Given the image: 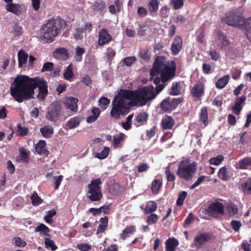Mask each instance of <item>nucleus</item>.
Returning a JSON list of instances; mask_svg holds the SVG:
<instances>
[{
    "label": "nucleus",
    "instance_id": "09e8293b",
    "mask_svg": "<svg viewBox=\"0 0 251 251\" xmlns=\"http://www.w3.org/2000/svg\"><path fill=\"white\" fill-rule=\"evenodd\" d=\"M85 49L80 47H76L75 55V60L79 62L82 60V55L85 53Z\"/></svg>",
    "mask_w": 251,
    "mask_h": 251
},
{
    "label": "nucleus",
    "instance_id": "a878e982",
    "mask_svg": "<svg viewBox=\"0 0 251 251\" xmlns=\"http://www.w3.org/2000/svg\"><path fill=\"white\" fill-rule=\"evenodd\" d=\"M40 132L44 137L49 138L53 134L54 129L50 126H45L40 128Z\"/></svg>",
    "mask_w": 251,
    "mask_h": 251
},
{
    "label": "nucleus",
    "instance_id": "2f4dec72",
    "mask_svg": "<svg viewBox=\"0 0 251 251\" xmlns=\"http://www.w3.org/2000/svg\"><path fill=\"white\" fill-rule=\"evenodd\" d=\"M100 222V224L98 227L97 233L103 232L106 230L108 226V218L106 216L101 218Z\"/></svg>",
    "mask_w": 251,
    "mask_h": 251
},
{
    "label": "nucleus",
    "instance_id": "774afa93",
    "mask_svg": "<svg viewBox=\"0 0 251 251\" xmlns=\"http://www.w3.org/2000/svg\"><path fill=\"white\" fill-rule=\"evenodd\" d=\"M171 2L175 10L181 8L184 4L183 0H171Z\"/></svg>",
    "mask_w": 251,
    "mask_h": 251
},
{
    "label": "nucleus",
    "instance_id": "338daca9",
    "mask_svg": "<svg viewBox=\"0 0 251 251\" xmlns=\"http://www.w3.org/2000/svg\"><path fill=\"white\" fill-rule=\"evenodd\" d=\"M137 13L139 17L143 18L148 15V11L146 8L140 6L137 8Z\"/></svg>",
    "mask_w": 251,
    "mask_h": 251
},
{
    "label": "nucleus",
    "instance_id": "c756f323",
    "mask_svg": "<svg viewBox=\"0 0 251 251\" xmlns=\"http://www.w3.org/2000/svg\"><path fill=\"white\" fill-rule=\"evenodd\" d=\"M5 9L7 11L13 13L16 15H19L21 13L19 4H16L12 2L7 4Z\"/></svg>",
    "mask_w": 251,
    "mask_h": 251
},
{
    "label": "nucleus",
    "instance_id": "e433bc0d",
    "mask_svg": "<svg viewBox=\"0 0 251 251\" xmlns=\"http://www.w3.org/2000/svg\"><path fill=\"white\" fill-rule=\"evenodd\" d=\"M151 52L148 49H143L140 50L139 56L145 62H148L151 58Z\"/></svg>",
    "mask_w": 251,
    "mask_h": 251
},
{
    "label": "nucleus",
    "instance_id": "e2e57ef3",
    "mask_svg": "<svg viewBox=\"0 0 251 251\" xmlns=\"http://www.w3.org/2000/svg\"><path fill=\"white\" fill-rule=\"evenodd\" d=\"M84 31L81 28H76L75 29V33H74V37L76 40L82 39L83 37V33Z\"/></svg>",
    "mask_w": 251,
    "mask_h": 251
},
{
    "label": "nucleus",
    "instance_id": "13d9d810",
    "mask_svg": "<svg viewBox=\"0 0 251 251\" xmlns=\"http://www.w3.org/2000/svg\"><path fill=\"white\" fill-rule=\"evenodd\" d=\"M45 245L47 248H50L52 251H54L57 249V247L55 245L54 241L49 238H45Z\"/></svg>",
    "mask_w": 251,
    "mask_h": 251
},
{
    "label": "nucleus",
    "instance_id": "6e6552de",
    "mask_svg": "<svg viewBox=\"0 0 251 251\" xmlns=\"http://www.w3.org/2000/svg\"><path fill=\"white\" fill-rule=\"evenodd\" d=\"M102 184L100 178H96L91 181L88 184V191L87 192V198L92 201H100L102 198L101 193V187L100 185Z\"/></svg>",
    "mask_w": 251,
    "mask_h": 251
},
{
    "label": "nucleus",
    "instance_id": "423d86ee",
    "mask_svg": "<svg viewBox=\"0 0 251 251\" xmlns=\"http://www.w3.org/2000/svg\"><path fill=\"white\" fill-rule=\"evenodd\" d=\"M222 21L227 25L248 31L250 23L237 10L227 12Z\"/></svg>",
    "mask_w": 251,
    "mask_h": 251
},
{
    "label": "nucleus",
    "instance_id": "c85d7f7f",
    "mask_svg": "<svg viewBox=\"0 0 251 251\" xmlns=\"http://www.w3.org/2000/svg\"><path fill=\"white\" fill-rule=\"evenodd\" d=\"M73 65L70 64L65 70L63 74L64 78L68 81H71L74 77L75 75L73 72Z\"/></svg>",
    "mask_w": 251,
    "mask_h": 251
},
{
    "label": "nucleus",
    "instance_id": "72a5a7b5",
    "mask_svg": "<svg viewBox=\"0 0 251 251\" xmlns=\"http://www.w3.org/2000/svg\"><path fill=\"white\" fill-rule=\"evenodd\" d=\"M157 207V204L155 202L150 201L147 203L145 206L144 212L145 214L152 213V212L156 211Z\"/></svg>",
    "mask_w": 251,
    "mask_h": 251
},
{
    "label": "nucleus",
    "instance_id": "7c9ffc66",
    "mask_svg": "<svg viewBox=\"0 0 251 251\" xmlns=\"http://www.w3.org/2000/svg\"><path fill=\"white\" fill-rule=\"evenodd\" d=\"M159 2L157 0H151L148 4V10L151 14L156 12L159 8Z\"/></svg>",
    "mask_w": 251,
    "mask_h": 251
},
{
    "label": "nucleus",
    "instance_id": "a19ab883",
    "mask_svg": "<svg viewBox=\"0 0 251 251\" xmlns=\"http://www.w3.org/2000/svg\"><path fill=\"white\" fill-rule=\"evenodd\" d=\"M218 175L219 177L224 181L227 180L229 178V176L226 166H224L219 169Z\"/></svg>",
    "mask_w": 251,
    "mask_h": 251
},
{
    "label": "nucleus",
    "instance_id": "9d476101",
    "mask_svg": "<svg viewBox=\"0 0 251 251\" xmlns=\"http://www.w3.org/2000/svg\"><path fill=\"white\" fill-rule=\"evenodd\" d=\"M182 98H166L160 103V108L164 112H171L175 109L178 104L181 102Z\"/></svg>",
    "mask_w": 251,
    "mask_h": 251
},
{
    "label": "nucleus",
    "instance_id": "37998d69",
    "mask_svg": "<svg viewBox=\"0 0 251 251\" xmlns=\"http://www.w3.org/2000/svg\"><path fill=\"white\" fill-rule=\"evenodd\" d=\"M35 232H39L41 234H43L45 236H49V232L50 231V228L43 224H40L38 226L36 227L35 229Z\"/></svg>",
    "mask_w": 251,
    "mask_h": 251
},
{
    "label": "nucleus",
    "instance_id": "de8ad7c7",
    "mask_svg": "<svg viewBox=\"0 0 251 251\" xmlns=\"http://www.w3.org/2000/svg\"><path fill=\"white\" fill-rule=\"evenodd\" d=\"M31 201L32 204L34 206H38L41 203H42L43 201V200L39 197L37 193L36 192H34L32 195L31 196Z\"/></svg>",
    "mask_w": 251,
    "mask_h": 251
},
{
    "label": "nucleus",
    "instance_id": "8fccbe9b",
    "mask_svg": "<svg viewBox=\"0 0 251 251\" xmlns=\"http://www.w3.org/2000/svg\"><path fill=\"white\" fill-rule=\"evenodd\" d=\"M109 151L110 150L109 148L105 147L100 152L97 153L95 155V157L100 159H105L108 156Z\"/></svg>",
    "mask_w": 251,
    "mask_h": 251
},
{
    "label": "nucleus",
    "instance_id": "dca6fc26",
    "mask_svg": "<svg viewBox=\"0 0 251 251\" xmlns=\"http://www.w3.org/2000/svg\"><path fill=\"white\" fill-rule=\"evenodd\" d=\"M246 100V97L244 95L237 98L234 105L232 107V112L236 115H239L243 108V105Z\"/></svg>",
    "mask_w": 251,
    "mask_h": 251
},
{
    "label": "nucleus",
    "instance_id": "0eeeda50",
    "mask_svg": "<svg viewBox=\"0 0 251 251\" xmlns=\"http://www.w3.org/2000/svg\"><path fill=\"white\" fill-rule=\"evenodd\" d=\"M196 170V162L189 163L181 161L179 163L176 174L180 178L189 181L192 179Z\"/></svg>",
    "mask_w": 251,
    "mask_h": 251
},
{
    "label": "nucleus",
    "instance_id": "b1692460",
    "mask_svg": "<svg viewBox=\"0 0 251 251\" xmlns=\"http://www.w3.org/2000/svg\"><path fill=\"white\" fill-rule=\"evenodd\" d=\"M148 119V115L146 112L140 113L136 117V122L137 123L138 125L136 123H135V125L136 126L144 125L147 123Z\"/></svg>",
    "mask_w": 251,
    "mask_h": 251
},
{
    "label": "nucleus",
    "instance_id": "c9c22d12",
    "mask_svg": "<svg viewBox=\"0 0 251 251\" xmlns=\"http://www.w3.org/2000/svg\"><path fill=\"white\" fill-rule=\"evenodd\" d=\"M201 121L206 126L208 124V110L206 106L202 107L201 110Z\"/></svg>",
    "mask_w": 251,
    "mask_h": 251
},
{
    "label": "nucleus",
    "instance_id": "20e7f679",
    "mask_svg": "<svg viewBox=\"0 0 251 251\" xmlns=\"http://www.w3.org/2000/svg\"><path fill=\"white\" fill-rule=\"evenodd\" d=\"M128 91L131 96V103L133 106H143L156 98L154 87L151 85L142 86L137 90H128Z\"/></svg>",
    "mask_w": 251,
    "mask_h": 251
},
{
    "label": "nucleus",
    "instance_id": "4d7b16f0",
    "mask_svg": "<svg viewBox=\"0 0 251 251\" xmlns=\"http://www.w3.org/2000/svg\"><path fill=\"white\" fill-rule=\"evenodd\" d=\"M167 180L168 182H174L176 179L175 175L171 172L170 167H167L165 171Z\"/></svg>",
    "mask_w": 251,
    "mask_h": 251
},
{
    "label": "nucleus",
    "instance_id": "58836bf2",
    "mask_svg": "<svg viewBox=\"0 0 251 251\" xmlns=\"http://www.w3.org/2000/svg\"><path fill=\"white\" fill-rule=\"evenodd\" d=\"M244 192L247 195H251V178H249L241 184Z\"/></svg>",
    "mask_w": 251,
    "mask_h": 251
},
{
    "label": "nucleus",
    "instance_id": "ddd939ff",
    "mask_svg": "<svg viewBox=\"0 0 251 251\" xmlns=\"http://www.w3.org/2000/svg\"><path fill=\"white\" fill-rule=\"evenodd\" d=\"M190 93L193 97L195 98V100H201V98L204 94V86L203 82H199L195 84L190 89Z\"/></svg>",
    "mask_w": 251,
    "mask_h": 251
},
{
    "label": "nucleus",
    "instance_id": "6ab92c4d",
    "mask_svg": "<svg viewBox=\"0 0 251 251\" xmlns=\"http://www.w3.org/2000/svg\"><path fill=\"white\" fill-rule=\"evenodd\" d=\"M78 100L77 98L73 97H67L64 102L66 107L70 109L73 112H76L78 110L77 103Z\"/></svg>",
    "mask_w": 251,
    "mask_h": 251
},
{
    "label": "nucleus",
    "instance_id": "7ed1b4c3",
    "mask_svg": "<svg viewBox=\"0 0 251 251\" xmlns=\"http://www.w3.org/2000/svg\"><path fill=\"white\" fill-rule=\"evenodd\" d=\"M176 71V66L174 61H172L171 66H170L165 63L164 57L157 56L150 73L151 79H152L155 76L160 75L161 81L165 83L175 76Z\"/></svg>",
    "mask_w": 251,
    "mask_h": 251
},
{
    "label": "nucleus",
    "instance_id": "a211bd4d",
    "mask_svg": "<svg viewBox=\"0 0 251 251\" xmlns=\"http://www.w3.org/2000/svg\"><path fill=\"white\" fill-rule=\"evenodd\" d=\"M160 124L163 130L171 129L175 124V121L171 116L166 115L162 118Z\"/></svg>",
    "mask_w": 251,
    "mask_h": 251
},
{
    "label": "nucleus",
    "instance_id": "412c9836",
    "mask_svg": "<svg viewBox=\"0 0 251 251\" xmlns=\"http://www.w3.org/2000/svg\"><path fill=\"white\" fill-rule=\"evenodd\" d=\"M251 166V157H246L236 162L235 167L237 169L246 170Z\"/></svg>",
    "mask_w": 251,
    "mask_h": 251
},
{
    "label": "nucleus",
    "instance_id": "5701e85b",
    "mask_svg": "<svg viewBox=\"0 0 251 251\" xmlns=\"http://www.w3.org/2000/svg\"><path fill=\"white\" fill-rule=\"evenodd\" d=\"M166 251H175L176 248L178 245V241L175 238L168 239L165 243Z\"/></svg>",
    "mask_w": 251,
    "mask_h": 251
},
{
    "label": "nucleus",
    "instance_id": "f8f14e48",
    "mask_svg": "<svg viewBox=\"0 0 251 251\" xmlns=\"http://www.w3.org/2000/svg\"><path fill=\"white\" fill-rule=\"evenodd\" d=\"M225 207L223 203L219 201L212 202L208 207L207 212L211 216H216L218 214L223 215Z\"/></svg>",
    "mask_w": 251,
    "mask_h": 251
},
{
    "label": "nucleus",
    "instance_id": "603ef678",
    "mask_svg": "<svg viewBox=\"0 0 251 251\" xmlns=\"http://www.w3.org/2000/svg\"><path fill=\"white\" fill-rule=\"evenodd\" d=\"M150 215L147 217L146 222L149 225H152L157 222L158 220L159 217L157 215L154 213H150Z\"/></svg>",
    "mask_w": 251,
    "mask_h": 251
},
{
    "label": "nucleus",
    "instance_id": "f704fd0d",
    "mask_svg": "<svg viewBox=\"0 0 251 251\" xmlns=\"http://www.w3.org/2000/svg\"><path fill=\"white\" fill-rule=\"evenodd\" d=\"M122 5V3L119 0H116L115 1L114 5L109 6V12L112 14H116L117 12H119L121 10Z\"/></svg>",
    "mask_w": 251,
    "mask_h": 251
},
{
    "label": "nucleus",
    "instance_id": "9b49d317",
    "mask_svg": "<svg viewBox=\"0 0 251 251\" xmlns=\"http://www.w3.org/2000/svg\"><path fill=\"white\" fill-rule=\"evenodd\" d=\"M212 236V234L209 232L198 233L194 238L192 243L193 247L198 249L202 248L203 246L210 241Z\"/></svg>",
    "mask_w": 251,
    "mask_h": 251
},
{
    "label": "nucleus",
    "instance_id": "79ce46f5",
    "mask_svg": "<svg viewBox=\"0 0 251 251\" xmlns=\"http://www.w3.org/2000/svg\"><path fill=\"white\" fill-rule=\"evenodd\" d=\"M80 124L79 119L78 117L71 118L65 125L69 129H73L77 127Z\"/></svg>",
    "mask_w": 251,
    "mask_h": 251
},
{
    "label": "nucleus",
    "instance_id": "bb28decb",
    "mask_svg": "<svg viewBox=\"0 0 251 251\" xmlns=\"http://www.w3.org/2000/svg\"><path fill=\"white\" fill-rule=\"evenodd\" d=\"M18 57L19 67L22 68L27 62L28 54L23 50H20L18 53Z\"/></svg>",
    "mask_w": 251,
    "mask_h": 251
},
{
    "label": "nucleus",
    "instance_id": "4468645a",
    "mask_svg": "<svg viewBox=\"0 0 251 251\" xmlns=\"http://www.w3.org/2000/svg\"><path fill=\"white\" fill-rule=\"evenodd\" d=\"M218 39L220 41V48L226 51H229L231 49V43L227 36L222 31H218L217 33Z\"/></svg>",
    "mask_w": 251,
    "mask_h": 251
},
{
    "label": "nucleus",
    "instance_id": "f3484780",
    "mask_svg": "<svg viewBox=\"0 0 251 251\" xmlns=\"http://www.w3.org/2000/svg\"><path fill=\"white\" fill-rule=\"evenodd\" d=\"M182 46V39L179 36H176L174 40L171 47L172 54L177 55L180 52Z\"/></svg>",
    "mask_w": 251,
    "mask_h": 251
},
{
    "label": "nucleus",
    "instance_id": "aec40b11",
    "mask_svg": "<svg viewBox=\"0 0 251 251\" xmlns=\"http://www.w3.org/2000/svg\"><path fill=\"white\" fill-rule=\"evenodd\" d=\"M69 56L68 50L64 48L56 49L53 52V56L61 60H67Z\"/></svg>",
    "mask_w": 251,
    "mask_h": 251
},
{
    "label": "nucleus",
    "instance_id": "2eb2a0df",
    "mask_svg": "<svg viewBox=\"0 0 251 251\" xmlns=\"http://www.w3.org/2000/svg\"><path fill=\"white\" fill-rule=\"evenodd\" d=\"M99 33L98 44L99 46H103L111 41L112 37L109 34L107 29L103 28Z\"/></svg>",
    "mask_w": 251,
    "mask_h": 251
},
{
    "label": "nucleus",
    "instance_id": "69168bd1",
    "mask_svg": "<svg viewBox=\"0 0 251 251\" xmlns=\"http://www.w3.org/2000/svg\"><path fill=\"white\" fill-rule=\"evenodd\" d=\"M170 8L166 5L163 6L159 11L160 16L164 18H166L169 16Z\"/></svg>",
    "mask_w": 251,
    "mask_h": 251
},
{
    "label": "nucleus",
    "instance_id": "cd10ccee",
    "mask_svg": "<svg viewBox=\"0 0 251 251\" xmlns=\"http://www.w3.org/2000/svg\"><path fill=\"white\" fill-rule=\"evenodd\" d=\"M226 209L230 216H234L238 212V206L232 202H228L226 205Z\"/></svg>",
    "mask_w": 251,
    "mask_h": 251
},
{
    "label": "nucleus",
    "instance_id": "680f3d73",
    "mask_svg": "<svg viewBox=\"0 0 251 251\" xmlns=\"http://www.w3.org/2000/svg\"><path fill=\"white\" fill-rule=\"evenodd\" d=\"M242 224L240 221L233 220L230 222V226L235 231H238L242 226Z\"/></svg>",
    "mask_w": 251,
    "mask_h": 251
},
{
    "label": "nucleus",
    "instance_id": "1a4fd4ad",
    "mask_svg": "<svg viewBox=\"0 0 251 251\" xmlns=\"http://www.w3.org/2000/svg\"><path fill=\"white\" fill-rule=\"evenodd\" d=\"M62 111V105L56 101L53 102L48 107L46 118L50 121L56 122L59 120Z\"/></svg>",
    "mask_w": 251,
    "mask_h": 251
},
{
    "label": "nucleus",
    "instance_id": "f257e3e1",
    "mask_svg": "<svg viewBox=\"0 0 251 251\" xmlns=\"http://www.w3.org/2000/svg\"><path fill=\"white\" fill-rule=\"evenodd\" d=\"M38 87V100H44L48 94V83L43 78H30L28 76H17L11 83L10 92L11 96L16 101L21 103L24 101L34 99V90Z\"/></svg>",
    "mask_w": 251,
    "mask_h": 251
},
{
    "label": "nucleus",
    "instance_id": "5fc2aeb1",
    "mask_svg": "<svg viewBox=\"0 0 251 251\" xmlns=\"http://www.w3.org/2000/svg\"><path fill=\"white\" fill-rule=\"evenodd\" d=\"M224 158L222 155H219L216 157L211 158L209 160V163L212 165H218L224 160Z\"/></svg>",
    "mask_w": 251,
    "mask_h": 251
},
{
    "label": "nucleus",
    "instance_id": "3c124183",
    "mask_svg": "<svg viewBox=\"0 0 251 251\" xmlns=\"http://www.w3.org/2000/svg\"><path fill=\"white\" fill-rule=\"evenodd\" d=\"M133 117V114L128 115L126 118V121L122 123V127L126 130H129L131 128V121Z\"/></svg>",
    "mask_w": 251,
    "mask_h": 251
},
{
    "label": "nucleus",
    "instance_id": "4be33fe9",
    "mask_svg": "<svg viewBox=\"0 0 251 251\" xmlns=\"http://www.w3.org/2000/svg\"><path fill=\"white\" fill-rule=\"evenodd\" d=\"M46 142L43 140H39L35 146V150L40 155L48 156L49 151L45 149Z\"/></svg>",
    "mask_w": 251,
    "mask_h": 251
},
{
    "label": "nucleus",
    "instance_id": "ea45409f",
    "mask_svg": "<svg viewBox=\"0 0 251 251\" xmlns=\"http://www.w3.org/2000/svg\"><path fill=\"white\" fill-rule=\"evenodd\" d=\"M229 79V76L226 75L220 78L216 83V86L218 88L222 89L228 83Z\"/></svg>",
    "mask_w": 251,
    "mask_h": 251
},
{
    "label": "nucleus",
    "instance_id": "bf43d9fd",
    "mask_svg": "<svg viewBox=\"0 0 251 251\" xmlns=\"http://www.w3.org/2000/svg\"><path fill=\"white\" fill-rule=\"evenodd\" d=\"M187 195V193L186 191H182L179 194L178 199L176 201V204L177 206H181L183 204Z\"/></svg>",
    "mask_w": 251,
    "mask_h": 251
},
{
    "label": "nucleus",
    "instance_id": "a18cd8bd",
    "mask_svg": "<svg viewBox=\"0 0 251 251\" xmlns=\"http://www.w3.org/2000/svg\"><path fill=\"white\" fill-rule=\"evenodd\" d=\"M124 134L122 133L114 136V140L112 142V145L115 148L121 147V146L120 145V144L121 142L124 140Z\"/></svg>",
    "mask_w": 251,
    "mask_h": 251
},
{
    "label": "nucleus",
    "instance_id": "0e129e2a",
    "mask_svg": "<svg viewBox=\"0 0 251 251\" xmlns=\"http://www.w3.org/2000/svg\"><path fill=\"white\" fill-rule=\"evenodd\" d=\"M56 214V211L54 210H50L48 212L47 215L45 216L44 220L48 223H52V217L55 215Z\"/></svg>",
    "mask_w": 251,
    "mask_h": 251
},
{
    "label": "nucleus",
    "instance_id": "39448f33",
    "mask_svg": "<svg viewBox=\"0 0 251 251\" xmlns=\"http://www.w3.org/2000/svg\"><path fill=\"white\" fill-rule=\"evenodd\" d=\"M66 25L65 21L61 18L48 20L41 28V33L43 39L47 43L52 42Z\"/></svg>",
    "mask_w": 251,
    "mask_h": 251
},
{
    "label": "nucleus",
    "instance_id": "f03ea898",
    "mask_svg": "<svg viewBox=\"0 0 251 251\" xmlns=\"http://www.w3.org/2000/svg\"><path fill=\"white\" fill-rule=\"evenodd\" d=\"M131 101L132 99L128 90L120 89L112 100L111 116L118 120L121 116L127 114L130 112L129 105L133 106Z\"/></svg>",
    "mask_w": 251,
    "mask_h": 251
},
{
    "label": "nucleus",
    "instance_id": "473e14b6",
    "mask_svg": "<svg viewBox=\"0 0 251 251\" xmlns=\"http://www.w3.org/2000/svg\"><path fill=\"white\" fill-rule=\"evenodd\" d=\"M109 209V206H102L99 208H91L88 210L90 213H92L94 216L100 214L103 210V212L105 214H108L107 210Z\"/></svg>",
    "mask_w": 251,
    "mask_h": 251
},
{
    "label": "nucleus",
    "instance_id": "393cba45",
    "mask_svg": "<svg viewBox=\"0 0 251 251\" xmlns=\"http://www.w3.org/2000/svg\"><path fill=\"white\" fill-rule=\"evenodd\" d=\"M136 231L135 226H130L126 227L124 230H123L122 233L120 234L121 238L125 240L126 238L130 237Z\"/></svg>",
    "mask_w": 251,
    "mask_h": 251
},
{
    "label": "nucleus",
    "instance_id": "c03bdc74",
    "mask_svg": "<svg viewBox=\"0 0 251 251\" xmlns=\"http://www.w3.org/2000/svg\"><path fill=\"white\" fill-rule=\"evenodd\" d=\"M28 153L26 152V151L22 149L20 155L18 156V160L23 163H28L29 162V157Z\"/></svg>",
    "mask_w": 251,
    "mask_h": 251
},
{
    "label": "nucleus",
    "instance_id": "6e6d98bb",
    "mask_svg": "<svg viewBox=\"0 0 251 251\" xmlns=\"http://www.w3.org/2000/svg\"><path fill=\"white\" fill-rule=\"evenodd\" d=\"M54 64L51 62H47L45 63L41 69L42 72H51L54 69Z\"/></svg>",
    "mask_w": 251,
    "mask_h": 251
},
{
    "label": "nucleus",
    "instance_id": "864d4df0",
    "mask_svg": "<svg viewBox=\"0 0 251 251\" xmlns=\"http://www.w3.org/2000/svg\"><path fill=\"white\" fill-rule=\"evenodd\" d=\"M93 9L96 11H102L105 8V3L102 0H98L96 1L93 6Z\"/></svg>",
    "mask_w": 251,
    "mask_h": 251
},
{
    "label": "nucleus",
    "instance_id": "4c0bfd02",
    "mask_svg": "<svg viewBox=\"0 0 251 251\" xmlns=\"http://www.w3.org/2000/svg\"><path fill=\"white\" fill-rule=\"evenodd\" d=\"M181 87L177 82H173L169 91V94L172 96H177L180 94Z\"/></svg>",
    "mask_w": 251,
    "mask_h": 251
},
{
    "label": "nucleus",
    "instance_id": "052dcab7",
    "mask_svg": "<svg viewBox=\"0 0 251 251\" xmlns=\"http://www.w3.org/2000/svg\"><path fill=\"white\" fill-rule=\"evenodd\" d=\"M123 64L126 66H131L136 61V58L135 56L126 57L122 60Z\"/></svg>",
    "mask_w": 251,
    "mask_h": 251
},
{
    "label": "nucleus",
    "instance_id": "49530a36",
    "mask_svg": "<svg viewBox=\"0 0 251 251\" xmlns=\"http://www.w3.org/2000/svg\"><path fill=\"white\" fill-rule=\"evenodd\" d=\"M161 186L162 182L159 179L154 180L151 184V190L152 193L154 194H157Z\"/></svg>",
    "mask_w": 251,
    "mask_h": 251
}]
</instances>
